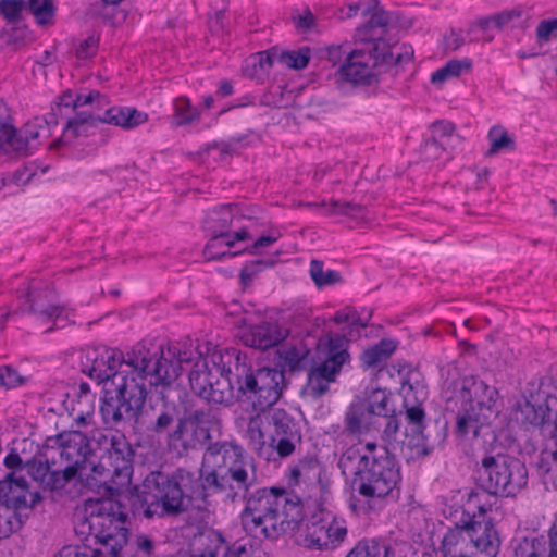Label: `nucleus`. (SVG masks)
I'll list each match as a JSON object with an SVG mask.
<instances>
[{"instance_id": "1", "label": "nucleus", "mask_w": 557, "mask_h": 557, "mask_svg": "<svg viewBox=\"0 0 557 557\" xmlns=\"http://www.w3.org/2000/svg\"><path fill=\"white\" fill-rule=\"evenodd\" d=\"M178 346L151 351L136 345L125 356L113 348H103L94 360L88 375L104 384L100 405L103 423L117 428L126 420H139L148 395L147 386L169 387L176 380L180 364Z\"/></svg>"}, {"instance_id": "2", "label": "nucleus", "mask_w": 557, "mask_h": 557, "mask_svg": "<svg viewBox=\"0 0 557 557\" xmlns=\"http://www.w3.org/2000/svg\"><path fill=\"white\" fill-rule=\"evenodd\" d=\"M234 351V377L239 396L251 401L250 414L244 431L248 447L267 461L290 457L301 442L297 421L287 411L272 408L282 396L284 372L275 368L252 370Z\"/></svg>"}, {"instance_id": "3", "label": "nucleus", "mask_w": 557, "mask_h": 557, "mask_svg": "<svg viewBox=\"0 0 557 557\" xmlns=\"http://www.w3.org/2000/svg\"><path fill=\"white\" fill-rule=\"evenodd\" d=\"M302 516V504L297 495L284 488H261L247 499L242 524L251 536L272 540L298 528L296 542L310 549H334L344 542L347 534L344 521L327 515L312 517L299 525Z\"/></svg>"}, {"instance_id": "4", "label": "nucleus", "mask_w": 557, "mask_h": 557, "mask_svg": "<svg viewBox=\"0 0 557 557\" xmlns=\"http://www.w3.org/2000/svg\"><path fill=\"white\" fill-rule=\"evenodd\" d=\"M127 515L111 497L88 498L84 502L75 532L84 546H64L54 557H101L104 550L120 557L128 542Z\"/></svg>"}, {"instance_id": "5", "label": "nucleus", "mask_w": 557, "mask_h": 557, "mask_svg": "<svg viewBox=\"0 0 557 557\" xmlns=\"http://www.w3.org/2000/svg\"><path fill=\"white\" fill-rule=\"evenodd\" d=\"M338 467L352 488L369 500L393 496L401 481L400 467L385 446L368 442L364 451L350 447L342 454Z\"/></svg>"}, {"instance_id": "6", "label": "nucleus", "mask_w": 557, "mask_h": 557, "mask_svg": "<svg viewBox=\"0 0 557 557\" xmlns=\"http://www.w3.org/2000/svg\"><path fill=\"white\" fill-rule=\"evenodd\" d=\"M394 49L386 41L352 49L345 41L329 47L326 55L334 66L338 65L336 73L341 78L355 85L370 86L377 82L381 66L400 62V53Z\"/></svg>"}, {"instance_id": "7", "label": "nucleus", "mask_w": 557, "mask_h": 557, "mask_svg": "<svg viewBox=\"0 0 557 557\" xmlns=\"http://www.w3.org/2000/svg\"><path fill=\"white\" fill-rule=\"evenodd\" d=\"M198 481L194 474L178 469L172 475L162 472L150 473L144 482L145 515L173 516L185 511Z\"/></svg>"}, {"instance_id": "8", "label": "nucleus", "mask_w": 557, "mask_h": 557, "mask_svg": "<svg viewBox=\"0 0 557 557\" xmlns=\"http://www.w3.org/2000/svg\"><path fill=\"white\" fill-rule=\"evenodd\" d=\"M486 498L487 490L484 486H478L469 493L466 508L472 513L473 520L444 535L441 545L444 557H479V554L487 550Z\"/></svg>"}, {"instance_id": "9", "label": "nucleus", "mask_w": 557, "mask_h": 557, "mask_svg": "<svg viewBox=\"0 0 557 557\" xmlns=\"http://www.w3.org/2000/svg\"><path fill=\"white\" fill-rule=\"evenodd\" d=\"M133 450L123 434H113L109 447L99 461L90 463L94 488H104L110 494L127 490L133 473Z\"/></svg>"}, {"instance_id": "10", "label": "nucleus", "mask_w": 557, "mask_h": 557, "mask_svg": "<svg viewBox=\"0 0 557 557\" xmlns=\"http://www.w3.org/2000/svg\"><path fill=\"white\" fill-rule=\"evenodd\" d=\"M169 346L180 347V356L175 358V361L180 364L177 377L181 375L184 366H191L189 373L190 388L203 399H207L209 396L213 379L216 375L224 374L225 366L232 364L234 358V351L228 350L207 348L203 354L180 343L170 344Z\"/></svg>"}, {"instance_id": "11", "label": "nucleus", "mask_w": 557, "mask_h": 557, "mask_svg": "<svg viewBox=\"0 0 557 557\" xmlns=\"http://www.w3.org/2000/svg\"><path fill=\"white\" fill-rule=\"evenodd\" d=\"M320 362L308 373L304 394L313 399L323 396L335 382L345 363L349 361L348 341L339 335H325L318 341Z\"/></svg>"}, {"instance_id": "12", "label": "nucleus", "mask_w": 557, "mask_h": 557, "mask_svg": "<svg viewBox=\"0 0 557 557\" xmlns=\"http://www.w3.org/2000/svg\"><path fill=\"white\" fill-rule=\"evenodd\" d=\"M149 115L134 107H112L107 109L101 115L88 112L81 116L70 119L62 136L53 144L55 148L70 145L74 139L86 136L92 127L95 121L111 124L124 129H133L148 122Z\"/></svg>"}, {"instance_id": "13", "label": "nucleus", "mask_w": 557, "mask_h": 557, "mask_svg": "<svg viewBox=\"0 0 557 557\" xmlns=\"http://www.w3.org/2000/svg\"><path fill=\"white\" fill-rule=\"evenodd\" d=\"M58 443L64 482H70L77 478L84 481L90 488H94V481L90 476V463L95 462L96 458L91 455L86 435L79 430L63 432L59 434Z\"/></svg>"}, {"instance_id": "14", "label": "nucleus", "mask_w": 557, "mask_h": 557, "mask_svg": "<svg viewBox=\"0 0 557 557\" xmlns=\"http://www.w3.org/2000/svg\"><path fill=\"white\" fill-rule=\"evenodd\" d=\"M517 420L537 426L544 437L557 440V386H541L518 404Z\"/></svg>"}, {"instance_id": "15", "label": "nucleus", "mask_w": 557, "mask_h": 557, "mask_svg": "<svg viewBox=\"0 0 557 557\" xmlns=\"http://www.w3.org/2000/svg\"><path fill=\"white\" fill-rule=\"evenodd\" d=\"M221 457L220 471L225 470L222 480L230 483L232 490L246 492L257 481L256 466L253 459L244 453L238 445L224 443L216 451Z\"/></svg>"}, {"instance_id": "16", "label": "nucleus", "mask_w": 557, "mask_h": 557, "mask_svg": "<svg viewBox=\"0 0 557 557\" xmlns=\"http://www.w3.org/2000/svg\"><path fill=\"white\" fill-rule=\"evenodd\" d=\"M527 470L516 458L507 455L490 457V495H513L527 484Z\"/></svg>"}, {"instance_id": "17", "label": "nucleus", "mask_w": 557, "mask_h": 557, "mask_svg": "<svg viewBox=\"0 0 557 557\" xmlns=\"http://www.w3.org/2000/svg\"><path fill=\"white\" fill-rule=\"evenodd\" d=\"M212 424L213 420L209 413L196 411L180 421L174 432L170 435V444L175 449H196L205 445L210 438Z\"/></svg>"}, {"instance_id": "18", "label": "nucleus", "mask_w": 557, "mask_h": 557, "mask_svg": "<svg viewBox=\"0 0 557 557\" xmlns=\"http://www.w3.org/2000/svg\"><path fill=\"white\" fill-rule=\"evenodd\" d=\"M0 492L3 493V505L13 516L33 508L40 500V495L29 492L26 479L16 471L9 473L0 483Z\"/></svg>"}, {"instance_id": "19", "label": "nucleus", "mask_w": 557, "mask_h": 557, "mask_svg": "<svg viewBox=\"0 0 557 557\" xmlns=\"http://www.w3.org/2000/svg\"><path fill=\"white\" fill-rule=\"evenodd\" d=\"M49 134L48 123L39 117L27 122L20 131L12 125V135L8 138V151L4 152L17 156L29 154Z\"/></svg>"}, {"instance_id": "20", "label": "nucleus", "mask_w": 557, "mask_h": 557, "mask_svg": "<svg viewBox=\"0 0 557 557\" xmlns=\"http://www.w3.org/2000/svg\"><path fill=\"white\" fill-rule=\"evenodd\" d=\"M483 384L472 383L470 388L462 389V399L467 403L466 407L458 414L457 432L461 435L472 433L473 437H478L479 431L485 425V405L481 399H472V394H476L479 389H483Z\"/></svg>"}, {"instance_id": "21", "label": "nucleus", "mask_w": 557, "mask_h": 557, "mask_svg": "<svg viewBox=\"0 0 557 557\" xmlns=\"http://www.w3.org/2000/svg\"><path fill=\"white\" fill-rule=\"evenodd\" d=\"M205 549L194 557H265V554L251 542H236L228 547L220 533L209 532L205 535Z\"/></svg>"}, {"instance_id": "22", "label": "nucleus", "mask_w": 557, "mask_h": 557, "mask_svg": "<svg viewBox=\"0 0 557 557\" xmlns=\"http://www.w3.org/2000/svg\"><path fill=\"white\" fill-rule=\"evenodd\" d=\"M210 239L203 249V256L207 260H221L225 257H235L243 251H232L238 243L251 238L247 227H240L232 234H209Z\"/></svg>"}, {"instance_id": "23", "label": "nucleus", "mask_w": 557, "mask_h": 557, "mask_svg": "<svg viewBox=\"0 0 557 557\" xmlns=\"http://www.w3.org/2000/svg\"><path fill=\"white\" fill-rule=\"evenodd\" d=\"M240 218L237 205H220L207 211L202 226L208 234H232L231 227Z\"/></svg>"}, {"instance_id": "24", "label": "nucleus", "mask_w": 557, "mask_h": 557, "mask_svg": "<svg viewBox=\"0 0 557 557\" xmlns=\"http://www.w3.org/2000/svg\"><path fill=\"white\" fill-rule=\"evenodd\" d=\"M246 346L268 349L285 338V332L276 323L264 322L260 325L243 329L239 333Z\"/></svg>"}, {"instance_id": "25", "label": "nucleus", "mask_w": 557, "mask_h": 557, "mask_svg": "<svg viewBox=\"0 0 557 557\" xmlns=\"http://www.w3.org/2000/svg\"><path fill=\"white\" fill-rule=\"evenodd\" d=\"M234 364V361H232ZM232 364L225 366V373L221 375H216L210 387L209 396L207 397V401L220 404L224 406L233 405L239 394L237 392V386H234L235 377H234V367Z\"/></svg>"}, {"instance_id": "26", "label": "nucleus", "mask_w": 557, "mask_h": 557, "mask_svg": "<svg viewBox=\"0 0 557 557\" xmlns=\"http://www.w3.org/2000/svg\"><path fill=\"white\" fill-rule=\"evenodd\" d=\"M389 21L388 13L375 7L367 23L356 29V39L370 46L385 41L384 36L388 32Z\"/></svg>"}, {"instance_id": "27", "label": "nucleus", "mask_w": 557, "mask_h": 557, "mask_svg": "<svg viewBox=\"0 0 557 557\" xmlns=\"http://www.w3.org/2000/svg\"><path fill=\"white\" fill-rule=\"evenodd\" d=\"M379 420L360 401H354L345 414V426L350 434L361 435L377 430Z\"/></svg>"}, {"instance_id": "28", "label": "nucleus", "mask_w": 557, "mask_h": 557, "mask_svg": "<svg viewBox=\"0 0 557 557\" xmlns=\"http://www.w3.org/2000/svg\"><path fill=\"white\" fill-rule=\"evenodd\" d=\"M108 103V99L99 91L91 90L88 94H75L72 90L64 91L58 99L57 109L60 115H67L71 111L86 106L101 109Z\"/></svg>"}, {"instance_id": "29", "label": "nucleus", "mask_w": 557, "mask_h": 557, "mask_svg": "<svg viewBox=\"0 0 557 557\" xmlns=\"http://www.w3.org/2000/svg\"><path fill=\"white\" fill-rule=\"evenodd\" d=\"M397 345L392 339H382L366 349L361 355V364L364 369L377 368L386 362L395 351Z\"/></svg>"}, {"instance_id": "30", "label": "nucleus", "mask_w": 557, "mask_h": 557, "mask_svg": "<svg viewBox=\"0 0 557 557\" xmlns=\"http://www.w3.org/2000/svg\"><path fill=\"white\" fill-rule=\"evenodd\" d=\"M486 26L487 22L485 20H481L478 23H474L467 32H463L462 29L450 30L444 36L445 49L456 51L467 40L472 41L482 38L485 34Z\"/></svg>"}, {"instance_id": "31", "label": "nucleus", "mask_w": 557, "mask_h": 557, "mask_svg": "<svg viewBox=\"0 0 557 557\" xmlns=\"http://www.w3.org/2000/svg\"><path fill=\"white\" fill-rule=\"evenodd\" d=\"M372 416L380 421V418L393 412L395 409L391 405V394L383 388H373L367 393L364 399H359Z\"/></svg>"}, {"instance_id": "32", "label": "nucleus", "mask_w": 557, "mask_h": 557, "mask_svg": "<svg viewBox=\"0 0 557 557\" xmlns=\"http://www.w3.org/2000/svg\"><path fill=\"white\" fill-rule=\"evenodd\" d=\"M274 65H280V51H261L245 61L244 72L247 76L253 77L268 72Z\"/></svg>"}, {"instance_id": "33", "label": "nucleus", "mask_w": 557, "mask_h": 557, "mask_svg": "<svg viewBox=\"0 0 557 557\" xmlns=\"http://www.w3.org/2000/svg\"><path fill=\"white\" fill-rule=\"evenodd\" d=\"M471 67L472 61L468 58L449 60L445 65L432 73L431 83L441 86L445 82L457 78L470 71Z\"/></svg>"}, {"instance_id": "34", "label": "nucleus", "mask_w": 557, "mask_h": 557, "mask_svg": "<svg viewBox=\"0 0 557 557\" xmlns=\"http://www.w3.org/2000/svg\"><path fill=\"white\" fill-rule=\"evenodd\" d=\"M30 308L34 311L36 320L41 325L52 322L57 329H62L67 325L71 321V317H73V310L64 306H49L45 310H38L32 305Z\"/></svg>"}, {"instance_id": "35", "label": "nucleus", "mask_w": 557, "mask_h": 557, "mask_svg": "<svg viewBox=\"0 0 557 557\" xmlns=\"http://www.w3.org/2000/svg\"><path fill=\"white\" fill-rule=\"evenodd\" d=\"M200 112L193 107L190 100L186 97H178L173 101L172 124L183 126L199 121Z\"/></svg>"}, {"instance_id": "36", "label": "nucleus", "mask_w": 557, "mask_h": 557, "mask_svg": "<svg viewBox=\"0 0 557 557\" xmlns=\"http://www.w3.org/2000/svg\"><path fill=\"white\" fill-rule=\"evenodd\" d=\"M515 149L516 141L512 135L499 125L490 128V156L510 152Z\"/></svg>"}, {"instance_id": "37", "label": "nucleus", "mask_w": 557, "mask_h": 557, "mask_svg": "<svg viewBox=\"0 0 557 557\" xmlns=\"http://www.w3.org/2000/svg\"><path fill=\"white\" fill-rule=\"evenodd\" d=\"M310 276L318 287H324L341 282V275L334 270H324L323 263L312 260L310 263Z\"/></svg>"}, {"instance_id": "38", "label": "nucleus", "mask_w": 557, "mask_h": 557, "mask_svg": "<svg viewBox=\"0 0 557 557\" xmlns=\"http://www.w3.org/2000/svg\"><path fill=\"white\" fill-rule=\"evenodd\" d=\"M28 8L39 25L52 23L55 12L52 0H28Z\"/></svg>"}, {"instance_id": "39", "label": "nucleus", "mask_w": 557, "mask_h": 557, "mask_svg": "<svg viewBox=\"0 0 557 557\" xmlns=\"http://www.w3.org/2000/svg\"><path fill=\"white\" fill-rule=\"evenodd\" d=\"M310 60V50L301 48L297 51H280V65L287 66L293 70L305 69Z\"/></svg>"}, {"instance_id": "40", "label": "nucleus", "mask_w": 557, "mask_h": 557, "mask_svg": "<svg viewBox=\"0 0 557 557\" xmlns=\"http://www.w3.org/2000/svg\"><path fill=\"white\" fill-rule=\"evenodd\" d=\"M346 557H388V548L376 541H363Z\"/></svg>"}, {"instance_id": "41", "label": "nucleus", "mask_w": 557, "mask_h": 557, "mask_svg": "<svg viewBox=\"0 0 557 557\" xmlns=\"http://www.w3.org/2000/svg\"><path fill=\"white\" fill-rule=\"evenodd\" d=\"M26 518V515H11L10 508L3 504L0 507V536H7L9 533L17 531Z\"/></svg>"}, {"instance_id": "42", "label": "nucleus", "mask_w": 557, "mask_h": 557, "mask_svg": "<svg viewBox=\"0 0 557 557\" xmlns=\"http://www.w3.org/2000/svg\"><path fill=\"white\" fill-rule=\"evenodd\" d=\"M282 237V232L278 228H271L267 234L258 237L250 246L243 248L250 255L261 253L264 249L276 243Z\"/></svg>"}, {"instance_id": "43", "label": "nucleus", "mask_w": 557, "mask_h": 557, "mask_svg": "<svg viewBox=\"0 0 557 557\" xmlns=\"http://www.w3.org/2000/svg\"><path fill=\"white\" fill-rule=\"evenodd\" d=\"M381 426H383L382 440L388 445L394 443L396 441V435H397V433L399 431V426H400V423L395 413V410L393 412L386 414V417L380 418V423L377 424V429Z\"/></svg>"}, {"instance_id": "44", "label": "nucleus", "mask_w": 557, "mask_h": 557, "mask_svg": "<svg viewBox=\"0 0 557 557\" xmlns=\"http://www.w3.org/2000/svg\"><path fill=\"white\" fill-rule=\"evenodd\" d=\"M141 409H144V407ZM132 421L135 422L136 424H147V428L150 429L151 431L161 432L172 423L173 417L170 413L162 411L157 417L156 421H148L144 414V411L140 410L139 420L132 419ZM126 422H131V420H126L122 424Z\"/></svg>"}, {"instance_id": "45", "label": "nucleus", "mask_w": 557, "mask_h": 557, "mask_svg": "<svg viewBox=\"0 0 557 557\" xmlns=\"http://www.w3.org/2000/svg\"><path fill=\"white\" fill-rule=\"evenodd\" d=\"M25 7L23 0H0V14L9 23L17 21Z\"/></svg>"}, {"instance_id": "46", "label": "nucleus", "mask_w": 557, "mask_h": 557, "mask_svg": "<svg viewBox=\"0 0 557 557\" xmlns=\"http://www.w3.org/2000/svg\"><path fill=\"white\" fill-rule=\"evenodd\" d=\"M12 135V122L8 108L0 101V149L8 151V138Z\"/></svg>"}, {"instance_id": "47", "label": "nucleus", "mask_w": 557, "mask_h": 557, "mask_svg": "<svg viewBox=\"0 0 557 557\" xmlns=\"http://www.w3.org/2000/svg\"><path fill=\"white\" fill-rule=\"evenodd\" d=\"M99 40L95 36H89L81 41L76 48V57L82 61L94 58L98 51Z\"/></svg>"}, {"instance_id": "48", "label": "nucleus", "mask_w": 557, "mask_h": 557, "mask_svg": "<svg viewBox=\"0 0 557 557\" xmlns=\"http://www.w3.org/2000/svg\"><path fill=\"white\" fill-rule=\"evenodd\" d=\"M94 410L95 404H83L81 406L76 404L73 407V411L76 412L73 419L76 426L82 428L92 424Z\"/></svg>"}, {"instance_id": "49", "label": "nucleus", "mask_w": 557, "mask_h": 557, "mask_svg": "<svg viewBox=\"0 0 557 557\" xmlns=\"http://www.w3.org/2000/svg\"><path fill=\"white\" fill-rule=\"evenodd\" d=\"M557 36V18L543 20L536 27V38L539 42H548Z\"/></svg>"}, {"instance_id": "50", "label": "nucleus", "mask_w": 557, "mask_h": 557, "mask_svg": "<svg viewBox=\"0 0 557 557\" xmlns=\"http://www.w3.org/2000/svg\"><path fill=\"white\" fill-rule=\"evenodd\" d=\"M34 173L28 169L17 170L12 176L10 175H1L0 176V190L4 187L15 184V185H24L27 184L33 177Z\"/></svg>"}, {"instance_id": "51", "label": "nucleus", "mask_w": 557, "mask_h": 557, "mask_svg": "<svg viewBox=\"0 0 557 557\" xmlns=\"http://www.w3.org/2000/svg\"><path fill=\"white\" fill-rule=\"evenodd\" d=\"M25 379L10 367H1L0 386L15 388L23 385Z\"/></svg>"}, {"instance_id": "52", "label": "nucleus", "mask_w": 557, "mask_h": 557, "mask_svg": "<svg viewBox=\"0 0 557 557\" xmlns=\"http://www.w3.org/2000/svg\"><path fill=\"white\" fill-rule=\"evenodd\" d=\"M522 16V10L520 9H511L507 11H503L498 14H495L492 17V21L498 26L503 27L510 23L513 20H518Z\"/></svg>"}, {"instance_id": "53", "label": "nucleus", "mask_w": 557, "mask_h": 557, "mask_svg": "<svg viewBox=\"0 0 557 557\" xmlns=\"http://www.w3.org/2000/svg\"><path fill=\"white\" fill-rule=\"evenodd\" d=\"M138 557H148L153 550V542L147 535H138L135 539Z\"/></svg>"}, {"instance_id": "54", "label": "nucleus", "mask_w": 557, "mask_h": 557, "mask_svg": "<svg viewBox=\"0 0 557 557\" xmlns=\"http://www.w3.org/2000/svg\"><path fill=\"white\" fill-rule=\"evenodd\" d=\"M297 28L301 30H309L314 26V15L308 9L294 17Z\"/></svg>"}, {"instance_id": "55", "label": "nucleus", "mask_w": 557, "mask_h": 557, "mask_svg": "<svg viewBox=\"0 0 557 557\" xmlns=\"http://www.w3.org/2000/svg\"><path fill=\"white\" fill-rule=\"evenodd\" d=\"M442 146L443 141L437 138L426 141L424 145V153L426 159L438 158L440 153L445 152Z\"/></svg>"}, {"instance_id": "56", "label": "nucleus", "mask_w": 557, "mask_h": 557, "mask_svg": "<svg viewBox=\"0 0 557 557\" xmlns=\"http://www.w3.org/2000/svg\"><path fill=\"white\" fill-rule=\"evenodd\" d=\"M263 264L264 263L262 261H252L246 263L240 271L242 280L244 282L251 281L255 274L261 269Z\"/></svg>"}, {"instance_id": "57", "label": "nucleus", "mask_w": 557, "mask_h": 557, "mask_svg": "<svg viewBox=\"0 0 557 557\" xmlns=\"http://www.w3.org/2000/svg\"><path fill=\"white\" fill-rule=\"evenodd\" d=\"M351 211L352 206L349 202L331 201L326 207L330 214H349Z\"/></svg>"}, {"instance_id": "58", "label": "nucleus", "mask_w": 557, "mask_h": 557, "mask_svg": "<svg viewBox=\"0 0 557 557\" xmlns=\"http://www.w3.org/2000/svg\"><path fill=\"white\" fill-rule=\"evenodd\" d=\"M83 404H95V395L90 393V388L87 383L79 384V396L77 405L81 406Z\"/></svg>"}, {"instance_id": "59", "label": "nucleus", "mask_w": 557, "mask_h": 557, "mask_svg": "<svg viewBox=\"0 0 557 557\" xmlns=\"http://www.w3.org/2000/svg\"><path fill=\"white\" fill-rule=\"evenodd\" d=\"M406 416L410 423L420 424L424 418V411L420 406H412L407 408Z\"/></svg>"}, {"instance_id": "60", "label": "nucleus", "mask_w": 557, "mask_h": 557, "mask_svg": "<svg viewBox=\"0 0 557 557\" xmlns=\"http://www.w3.org/2000/svg\"><path fill=\"white\" fill-rule=\"evenodd\" d=\"M500 543L498 532L490 525V557H495L498 554Z\"/></svg>"}, {"instance_id": "61", "label": "nucleus", "mask_w": 557, "mask_h": 557, "mask_svg": "<svg viewBox=\"0 0 557 557\" xmlns=\"http://www.w3.org/2000/svg\"><path fill=\"white\" fill-rule=\"evenodd\" d=\"M352 318H354V309L345 308V309L338 310L334 314L333 321L338 325L345 324L347 326L349 319H352Z\"/></svg>"}, {"instance_id": "62", "label": "nucleus", "mask_w": 557, "mask_h": 557, "mask_svg": "<svg viewBox=\"0 0 557 557\" xmlns=\"http://www.w3.org/2000/svg\"><path fill=\"white\" fill-rule=\"evenodd\" d=\"M4 466L12 470L20 469L22 466V459L20 455L15 451L9 453L4 458Z\"/></svg>"}, {"instance_id": "63", "label": "nucleus", "mask_w": 557, "mask_h": 557, "mask_svg": "<svg viewBox=\"0 0 557 557\" xmlns=\"http://www.w3.org/2000/svg\"><path fill=\"white\" fill-rule=\"evenodd\" d=\"M301 476V466L295 465L289 467L287 472V481L289 484L297 485Z\"/></svg>"}, {"instance_id": "64", "label": "nucleus", "mask_w": 557, "mask_h": 557, "mask_svg": "<svg viewBox=\"0 0 557 557\" xmlns=\"http://www.w3.org/2000/svg\"><path fill=\"white\" fill-rule=\"evenodd\" d=\"M549 555L548 557H557V528L554 527L549 531Z\"/></svg>"}]
</instances>
